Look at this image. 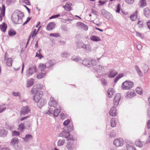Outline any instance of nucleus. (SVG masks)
<instances>
[{"label": "nucleus", "mask_w": 150, "mask_h": 150, "mask_svg": "<svg viewBox=\"0 0 150 150\" xmlns=\"http://www.w3.org/2000/svg\"><path fill=\"white\" fill-rule=\"evenodd\" d=\"M66 129L67 127L64 128L62 132L59 134V136L66 138L68 141H74L75 139L73 137L70 136V134H69V132L72 131L73 129V125L71 124L67 127L68 130H66Z\"/></svg>", "instance_id": "obj_1"}, {"label": "nucleus", "mask_w": 150, "mask_h": 150, "mask_svg": "<svg viewBox=\"0 0 150 150\" xmlns=\"http://www.w3.org/2000/svg\"><path fill=\"white\" fill-rule=\"evenodd\" d=\"M121 98V95L120 93H117L115 96L113 100V104L115 106L111 108L110 111V114L112 116L116 115L117 112L116 107H117L119 104V102Z\"/></svg>", "instance_id": "obj_2"}, {"label": "nucleus", "mask_w": 150, "mask_h": 150, "mask_svg": "<svg viewBox=\"0 0 150 150\" xmlns=\"http://www.w3.org/2000/svg\"><path fill=\"white\" fill-rule=\"evenodd\" d=\"M17 10H16L17 11ZM19 15L16 12H14L12 14L11 17V19L13 22L15 24H21L23 22L22 19V17L24 16V15L23 13L18 11Z\"/></svg>", "instance_id": "obj_3"}, {"label": "nucleus", "mask_w": 150, "mask_h": 150, "mask_svg": "<svg viewBox=\"0 0 150 150\" xmlns=\"http://www.w3.org/2000/svg\"><path fill=\"white\" fill-rule=\"evenodd\" d=\"M133 86V82L130 81H126L122 83V87L123 90H129L132 88Z\"/></svg>", "instance_id": "obj_4"}, {"label": "nucleus", "mask_w": 150, "mask_h": 150, "mask_svg": "<svg viewBox=\"0 0 150 150\" xmlns=\"http://www.w3.org/2000/svg\"><path fill=\"white\" fill-rule=\"evenodd\" d=\"M36 71V67L33 65L29 67L26 72V76L28 77Z\"/></svg>", "instance_id": "obj_5"}, {"label": "nucleus", "mask_w": 150, "mask_h": 150, "mask_svg": "<svg viewBox=\"0 0 150 150\" xmlns=\"http://www.w3.org/2000/svg\"><path fill=\"white\" fill-rule=\"evenodd\" d=\"M30 109L28 106L27 105L23 106L21 110V115H26L30 112Z\"/></svg>", "instance_id": "obj_6"}, {"label": "nucleus", "mask_w": 150, "mask_h": 150, "mask_svg": "<svg viewBox=\"0 0 150 150\" xmlns=\"http://www.w3.org/2000/svg\"><path fill=\"white\" fill-rule=\"evenodd\" d=\"M42 88V86L40 84H38L34 86L32 88L31 92L32 94H34L41 89Z\"/></svg>", "instance_id": "obj_7"}, {"label": "nucleus", "mask_w": 150, "mask_h": 150, "mask_svg": "<svg viewBox=\"0 0 150 150\" xmlns=\"http://www.w3.org/2000/svg\"><path fill=\"white\" fill-rule=\"evenodd\" d=\"M123 140L122 139L119 138L116 139L113 142V144L116 147H118L123 145Z\"/></svg>", "instance_id": "obj_8"}, {"label": "nucleus", "mask_w": 150, "mask_h": 150, "mask_svg": "<svg viewBox=\"0 0 150 150\" xmlns=\"http://www.w3.org/2000/svg\"><path fill=\"white\" fill-rule=\"evenodd\" d=\"M118 74V72L114 69H111L109 70L108 74L109 78H113Z\"/></svg>", "instance_id": "obj_9"}, {"label": "nucleus", "mask_w": 150, "mask_h": 150, "mask_svg": "<svg viewBox=\"0 0 150 150\" xmlns=\"http://www.w3.org/2000/svg\"><path fill=\"white\" fill-rule=\"evenodd\" d=\"M39 69L41 72L38 74L37 75V77L38 79H40L43 78L45 75L46 74V71L40 68Z\"/></svg>", "instance_id": "obj_10"}, {"label": "nucleus", "mask_w": 150, "mask_h": 150, "mask_svg": "<svg viewBox=\"0 0 150 150\" xmlns=\"http://www.w3.org/2000/svg\"><path fill=\"white\" fill-rule=\"evenodd\" d=\"M46 103L47 101L45 99L43 98H41L37 103V105L40 108H41Z\"/></svg>", "instance_id": "obj_11"}, {"label": "nucleus", "mask_w": 150, "mask_h": 150, "mask_svg": "<svg viewBox=\"0 0 150 150\" xmlns=\"http://www.w3.org/2000/svg\"><path fill=\"white\" fill-rule=\"evenodd\" d=\"M93 69L98 73L101 72L104 70V68L100 65L94 66L93 67Z\"/></svg>", "instance_id": "obj_12"}, {"label": "nucleus", "mask_w": 150, "mask_h": 150, "mask_svg": "<svg viewBox=\"0 0 150 150\" xmlns=\"http://www.w3.org/2000/svg\"><path fill=\"white\" fill-rule=\"evenodd\" d=\"M55 25V24L54 22H51L47 24L46 29L48 30H52L54 28Z\"/></svg>", "instance_id": "obj_13"}, {"label": "nucleus", "mask_w": 150, "mask_h": 150, "mask_svg": "<svg viewBox=\"0 0 150 150\" xmlns=\"http://www.w3.org/2000/svg\"><path fill=\"white\" fill-rule=\"evenodd\" d=\"M49 105L51 107H56L57 105V102L54 100V98L51 97L50 99V100L48 103Z\"/></svg>", "instance_id": "obj_14"}, {"label": "nucleus", "mask_w": 150, "mask_h": 150, "mask_svg": "<svg viewBox=\"0 0 150 150\" xmlns=\"http://www.w3.org/2000/svg\"><path fill=\"white\" fill-rule=\"evenodd\" d=\"M51 67L50 64H49L48 62H47L45 64L42 63H41L40 64L38 68L41 69H43L45 70L46 68H48Z\"/></svg>", "instance_id": "obj_15"}, {"label": "nucleus", "mask_w": 150, "mask_h": 150, "mask_svg": "<svg viewBox=\"0 0 150 150\" xmlns=\"http://www.w3.org/2000/svg\"><path fill=\"white\" fill-rule=\"evenodd\" d=\"M51 67L50 64H49L48 62H47L45 64L42 63H41L40 64L38 68L41 69H43L45 70L46 68H48Z\"/></svg>", "instance_id": "obj_16"}, {"label": "nucleus", "mask_w": 150, "mask_h": 150, "mask_svg": "<svg viewBox=\"0 0 150 150\" xmlns=\"http://www.w3.org/2000/svg\"><path fill=\"white\" fill-rule=\"evenodd\" d=\"M7 134V131L5 130L3 127H0V136L5 137L6 136Z\"/></svg>", "instance_id": "obj_17"}, {"label": "nucleus", "mask_w": 150, "mask_h": 150, "mask_svg": "<svg viewBox=\"0 0 150 150\" xmlns=\"http://www.w3.org/2000/svg\"><path fill=\"white\" fill-rule=\"evenodd\" d=\"M5 7L4 5H3L2 7L1 12L0 13V22L2 20L3 16H4L5 14Z\"/></svg>", "instance_id": "obj_18"}, {"label": "nucleus", "mask_w": 150, "mask_h": 150, "mask_svg": "<svg viewBox=\"0 0 150 150\" xmlns=\"http://www.w3.org/2000/svg\"><path fill=\"white\" fill-rule=\"evenodd\" d=\"M66 147L69 150H72L74 147V145L73 142H69L67 143Z\"/></svg>", "instance_id": "obj_19"}, {"label": "nucleus", "mask_w": 150, "mask_h": 150, "mask_svg": "<svg viewBox=\"0 0 150 150\" xmlns=\"http://www.w3.org/2000/svg\"><path fill=\"white\" fill-rule=\"evenodd\" d=\"M18 142V139L17 138H13L11 140L10 143V145L14 146L15 145L17 144Z\"/></svg>", "instance_id": "obj_20"}, {"label": "nucleus", "mask_w": 150, "mask_h": 150, "mask_svg": "<svg viewBox=\"0 0 150 150\" xmlns=\"http://www.w3.org/2000/svg\"><path fill=\"white\" fill-rule=\"evenodd\" d=\"M90 39L93 41L97 42L98 41H100L101 38L95 35H92L90 37Z\"/></svg>", "instance_id": "obj_21"}, {"label": "nucleus", "mask_w": 150, "mask_h": 150, "mask_svg": "<svg viewBox=\"0 0 150 150\" xmlns=\"http://www.w3.org/2000/svg\"><path fill=\"white\" fill-rule=\"evenodd\" d=\"M144 15L146 17H148L150 16V11L148 8H146L144 9Z\"/></svg>", "instance_id": "obj_22"}, {"label": "nucleus", "mask_w": 150, "mask_h": 150, "mask_svg": "<svg viewBox=\"0 0 150 150\" xmlns=\"http://www.w3.org/2000/svg\"><path fill=\"white\" fill-rule=\"evenodd\" d=\"M83 48L85 49V50L87 52H90L91 50V46L89 44H87L86 45L84 44Z\"/></svg>", "instance_id": "obj_23"}, {"label": "nucleus", "mask_w": 150, "mask_h": 150, "mask_svg": "<svg viewBox=\"0 0 150 150\" xmlns=\"http://www.w3.org/2000/svg\"><path fill=\"white\" fill-rule=\"evenodd\" d=\"M135 69L136 71L137 72L138 74L140 76H143V73H142V71L139 67L137 65H135L134 66Z\"/></svg>", "instance_id": "obj_24"}, {"label": "nucleus", "mask_w": 150, "mask_h": 150, "mask_svg": "<svg viewBox=\"0 0 150 150\" xmlns=\"http://www.w3.org/2000/svg\"><path fill=\"white\" fill-rule=\"evenodd\" d=\"M82 64L85 66L87 67H90V61L88 59H84L82 62Z\"/></svg>", "instance_id": "obj_25"}, {"label": "nucleus", "mask_w": 150, "mask_h": 150, "mask_svg": "<svg viewBox=\"0 0 150 150\" xmlns=\"http://www.w3.org/2000/svg\"><path fill=\"white\" fill-rule=\"evenodd\" d=\"M135 95V93L132 91H128L127 94V97L128 98H132Z\"/></svg>", "instance_id": "obj_26"}, {"label": "nucleus", "mask_w": 150, "mask_h": 150, "mask_svg": "<svg viewBox=\"0 0 150 150\" xmlns=\"http://www.w3.org/2000/svg\"><path fill=\"white\" fill-rule=\"evenodd\" d=\"M34 83V79H30L28 80L27 81V87L29 88L33 85Z\"/></svg>", "instance_id": "obj_27"}, {"label": "nucleus", "mask_w": 150, "mask_h": 150, "mask_svg": "<svg viewBox=\"0 0 150 150\" xmlns=\"http://www.w3.org/2000/svg\"><path fill=\"white\" fill-rule=\"evenodd\" d=\"M65 139H59L58 140L57 142V145L58 146H63L65 142Z\"/></svg>", "instance_id": "obj_28"}, {"label": "nucleus", "mask_w": 150, "mask_h": 150, "mask_svg": "<svg viewBox=\"0 0 150 150\" xmlns=\"http://www.w3.org/2000/svg\"><path fill=\"white\" fill-rule=\"evenodd\" d=\"M77 48L78 49L83 48L84 44L81 41H78L76 42Z\"/></svg>", "instance_id": "obj_29"}, {"label": "nucleus", "mask_w": 150, "mask_h": 150, "mask_svg": "<svg viewBox=\"0 0 150 150\" xmlns=\"http://www.w3.org/2000/svg\"><path fill=\"white\" fill-rule=\"evenodd\" d=\"M113 89L112 88H109L108 91V97L110 98L112 97L113 94Z\"/></svg>", "instance_id": "obj_30"}, {"label": "nucleus", "mask_w": 150, "mask_h": 150, "mask_svg": "<svg viewBox=\"0 0 150 150\" xmlns=\"http://www.w3.org/2000/svg\"><path fill=\"white\" fill-rule=\"evenodd\" d=\"M7 28L6 25L5 23H3L2 24L0 25V28L1 30L4 32L6 31Z\"/></svg>", "instance_id": "obj_31"}, {"label": "nucleus", "mask_w": 150, "mask_h": 150, "mask_svg": "<svg viewBox=\"0 0 150 150\" xmlns=\"http://www.w3.org/2000/svg\"><path fill=\"white\" fill-rule=\"evenodd\" d=\"M139 4L140 7L146 6V0H140Z\"/></svg>", "instance_id": "obj_32"}, {"label": "nucleus", "mask_w": 150, "mask_h": 150, "mask_svg": "<svg viewBox=\"0 0 150 150\" xmlns=\"http://www.w3.org/2000/svg\"><path fill=\"white\" fill-rule=\"evenodd\" d=\"M41 97L38 94H35L33 97V100L36 103H38L41 99Z\"/></svg>", "instance_id": "obj_33"}, {"label": "nucleus", "mask_w": 150, "mask_h": 150, "mask_svg": "<svg viewBox=\"0 0 150 150\" xmlns=\"http://www.w3.org/2000/svg\"><path fill=\"white\" fill-rule=\"evenodd\" d=\"M61 111V108L60 107H59V108H56L55 109L54 112V116L56 117L58 116L59 113Z\"/></svg>", "instance_id": "obj_34"}, {"label": "nucleus", "mask_w": 150, "mask_h": 150, "mask_svg": "<svg viewBox=\"0 0 150 150\" xmlns=\"http://www.w3.org/2000/svg\"><path fill=\"white\" fill-rule=\"evenodd\" d=\"M6 60V64L9 67L12 66L13 62L12 58H9L7 59Z\"/></svg>", "instance_id": "obj_35"}, {"label": "nucleus", "mask_w": 150, "mask_h": 150, "mask_svg": "<svg viewBox=\"0 0 150 150\" xmlns=\"http://www.w3.org/2000/svg\"><path fill=\"white\" fill-rule=\"evenodd\" d=\"M137 11H135V13L134 14L131 15L130 17V19L132 21H134L137 18Z\"/></svg>", "instance_id": "obj_36"}, {"label": "nucleus", "mask_w": 150, "mask_h": 150, "mask_svg": "<svg viewBox=\"0 0 150 150\" xmlns=\"http://www.w3.org/2000/svg\"><path fill=\"white\" fill-rule=\"evenodd\" d=\"M25 127L27 129H31V125L29 121H26L25 123Z\"/></svg>", "instance_id": "obj_37"}, {"label": "nucleus", "mask_w": 150, "mask_h": 150, "mask_svg": "<svg viewBox=\"0 0 150 150\" xmlns=\"http://www.w3.org/2000/svg\"><path fill=\"white\" fill-rule=\"evenodd\" d=\"M79 25L80 26L83 30H87L88 29V26L83 23H80Z\"/></svg>", "instance_id": "obj_38"}, {"label": "nucleus", "mask_w": 150, "mask_h": 150, "mask_svg": "<svg viewBox=\"0 0 150 150\" xmlns=\"http://www.w3.org/2000/svg\"><path fill=\"white\" fill-rule=\"evenodd\" d=\"M137 24L139 25V28H141L144 27L146 23L143 21H139L137 23Z\"/></svg>", "instance_id": "obj_39"}, {"label": "nucleus", "mask_w": 150, "mask_h": 150, "mask_svg": "<svg viewBox=\"0 0 150 150\" xmlns=\"http://www.w3.org/2000/svg\"><path fill=\"white\" fill-rule=\"evenodd\" d=\"M32 136L30 134L26 135L25 137L23 139L24 140L25 142H27L29 139H30L32 138Z\"/></svg>", "instance_id": "obj_40"}, {"label": "nucleus", "mask_w": 150, "mask_h": 150, "mask_svg": "<svg viewBox=\"0 0 150 150\" xmlns=\"http://www.w3.org/2000/svg\"><path fill=\"white\" fill-rule=\"evenodd\" d=\"M111 126L112 127H114L116 125V120L115 118H113L110 121Z\"/></svg>", "instance_id": "obj_41"}, {"label": "nucleus", "mask_w": 150, "mask_h": 150, "mask_svg": "<svg viewBox=\"0 0 150 150\" xmlns=\"http://www.w3.org/2000/svg\"><path fill=\"white\" fill-rule=\"evenodd\" d=\"M71 59L72 60L76 62H79L81 60V59L79 57H76L75 56H73L72 57Z\"/></svg>", "instance_id": "obj_42"}, {"label": "nucleus", "mask_w": 150, "mask_h": 150, "mask_svg": "<svg viewBox=\"0 0 150 150\" xmlns=\"http://www.w3.org/2000/svg\"><path fill=\"white\" fill-rule=\"evenodd\" d=\"M8 35L12 36L15 35L16 34V32L14 30H9L8 32Z\"/></svg>", "instance_id": "obj_43"}, {"label": "nucleus", "mask_w": 150, "mask_h": 150, "mask_svg": "<svg viewBox=\"0 0 150 150\" xmlns=\"http://www.w3.org/2000/svg\"><path fill=\"white\" fill-rule=\"evenodd\" d=\"M135 144L138 147H142V144L139 140H138L135 141Z\"/></svg>", "instance_id": "obj_44"}, {"label": "nucleus", "mask_w": 150, "mask_h": 150, "mask_svg": "<svg viewBox=\"0 0 150 150\" xmlns=\"http://www.w3.org/2000/svg\"><path fill=\"white\" fill-rule=\"evenodd\" d=\"M136 91L140 95H142V89L141 88L139 87H138L136 88Z\"/></svg>", "instance_id": "obj_45"}, {"label": "nucleus", "mask_w": 150, "mask_h": 150, "mask_svg": "<svg viewBox=\"0 0 150 150\" xmlns=\"http://www.w3.org/2000/svg\"><path fill=\"white\" fill-rule=\"evenodd\" d=\"M96 63V61L95 60L93 59L91 60L90 61V67H93L94 66H96L95 65Z\"/></svg>", "instance_id": "obj_46"}, {"label": "nucleus", "mask_w": 150, "mask_h": 150, "mask_svg": "<svg viewBox=\"0 0 150 150\" xmlns=\"http://www.w3.org/2000/svg\"><path fill=\"white\" fill-rule=\"evenodd\" d=\"M126 147L127 150H136L134 147L132 146H129V144H127Z\"/></svg>", "instance_id": "obj_47"}, {"label": "nucleus", "mask_w": 150, "mask_h": 150, "mask_svg": "<svg viewBox=\"0 0 150 150\" xmlns=\"http://www.w3.org/2000/svg\"><path fill=\"white\" fill-rule=\"evenodd\" d=\"M20 135V133L19 132L16 131H13L12 132V135L13 136H17Z\"/></svg>", "instance_id": "obj_48"}, {"label": "nucleus", "mask_w": 150, "mask_h": 150, "mask_svg": "<svg viewBox=\"0 0 150 150\" xmlns=\"http://www.w3.org/2000/svg\"><path fill=\"white\" fill-rule=\"evenodd\" d=\"M68 54L66 52L64 51L61 54V56L62 57L66 58L67 57Z\"/></svg>", "instance_id": "obj_49"}, {"label": "nucleus", "mask_w": 150, "mask_h": 150, "mask_svg": "<svg viewBox=\"0 0 150 150\" xmlns=\"http://www.w3.org/2000/svg\"><path fill=\"white\" fill-rule=\"evenodd\" d=\"M149 70V68L148 66L146 65H145L144 67V73L146 74V73Z\"/></svg>", "instance_id": "obj_50"}, {"label": "nucleus", "mask_w": 150, "mask_h": 150, "mask_svg": "<svg viewBox=\"0 0 150 150\" xmlns=\"http://www.w3.org/2000/svg\"><path fill=\"white\" fill-rule=\"evenodd\" d=\"M48 62L49 64H50V66L51 67L55 63V61L53 59L51 60H50Z\"/></svg>", "instance_id": "obj_51"}, {"label": "nucleus", "mask_w": 150, "mask_h": 150, "mask_svg": "<svg viewBox=\"0 0 150 150\" xmlns=\"http://www.w3.org/2000/svg\"><path fill=\"white\" fill-rule=\"evenodd\" d=\"M36 29H35L33 31H32L30 36L33 37L34 36H35L37 34V33H36Z\"/></svg>", "instance_id": "obj_52"}, {"label": "nucleus", "mask_w": 150, "mask_h": 150, "mask_svg": "<svg viewBox=\"0 0 150 150\" xmlns=\"http://www.w3.org/2000/svg\"><path fill=\"white\" fill-rule=\"evenodd\" d=\"M50 36L52 37H58L59 36V34L58 33H51L50 34Z\"/></svg>", "instance_id": "obj_53"}, {"label": "nucleus", "mask_w": 150, "mask_h": 150, "mask_svg": "<svg viewBox=\"0 0 150 150\" xmlns=\"http://www.w3.org/2000/svg\"><path fill=\"white\" fill-rule=\"evenodd\" d=\"M63 7L64 8L65 10L67 11H69L71 10V7H69L67 6H64Z\"/></svg>", "instance_id": "obj_54"}, {"label": "nucleus", "mask_w": 150, "mask_h": 150, "mask_svg": "<svg viewBox=\"0 0 150 150\" xmlns=\"http://www.w3.org/2000/svg\"><path fill=\"white\" fill-rule=\"evenodd\" d=\"M121 7V5L120 4H117V8L116 10V12L117 13H119L120 11Z\"/></svg>", "instance_id": "obj_55"}, {"label": "nucleus", "mask_w": 150, "mask_h": 150, "mask_svg": "<svg viewBox=\"0 0 150 150\" xmlns=\"http://www.w3.org/2000/svg\"><path fill=\"white\" fill-rule=\"evenodd\" d=\"M101 83L103 84L105 86L106 85L107 81L105 79L102 78L101 80Z\"/></svg>", "instance_id": "obj_56"}, {"label": "nucleus", "mask_w": 150, "mask_h": 150, "mask_svg": "<svg viewBox=\"0 0 150 150\" xmlns=\"http://www.w3.org/2000/svg\"><path fill=\"white\" fill-rule=\"evenodd\" d=\"M70 122V120H65L64 122V125L65 126L67 125Z\"/></svg>", "instance_id": "obj_57"}, {"label": "nucleus", "mask_w": 150, "mask_h": 150, "mask_svg": "<svg viewBox=\"0 0 150 150\" xmlns=\"http://www.w3.org/2000/svg\"><path fill=\"white\" fill-rule=\"evenodd\" d=\"M35 57H38L40 59H41L43 57V56L40 54V53H38V52L36 53Z\"/></svg>", "instance_id": "obj_58"}, {"label": "nucleus", "mask_w": 150, "mask_h": 150, "mask_svg": "<svg viewBox=\"0 0 150 150\" xmlns=\"http://www.w3.org/2000/svg\"><path fill=\"white\" fill-rule=\"evenodd\" d=\"M60 16V15L59 14L54 15H53V16H51L50 18V19H52L53 18H56L59 17V16Z\"/></svg>", "instance_id": "obj_59"}, {"label": "nucleus", "mask_w": 150, "mask_h": 150, "mask_svg": "<svg viewBox=\"0 0 150 150\" xmlns=\"http://www.w3.org/2000/svg\"><path fill=\"white\" fill-rule=\"evenodd\" d=\"M125 2L128 4H132L134 2V0H125Z\"/></svg>", "instance_id": "obj_60"}, {"label": "nucleus", "mask_w": 150, "mask_h": 150, "mask_svg": "<svg viewBox=\"0 0 150 150\" xmlns=\"http://www.w3.org/2000/svg\"><path fill=\"white\" fill-rule=\"evenodd\" d=\"M98 2L99 3L100 5L102 6L105 4L106 2V1H102L100 0Z\"/></svg>", "instance_id": "obj_61"}, {"label": "nucleus", "mask_w": 150, "mask_h": 150, "mask_svg": "<svg viewBox=\"0 0 150 150\" xmlns=\"http://www.w3.org/2000/svg\"><path fill=\"white\" fill-rule=\"evenodd\" d=\"M19 126V128H21V130L24 129V124L23 123H21Z\"/></svg>", "instance_id": "obj_62"}, {"label": "nucleus", "mask_w": 150, "mask_h": 150, "mask_svg": "<svg viewBox=\"0 0 150 150\" xmlns=\"http://www.w3.org/2000/svg\"><path fill=\"white\" fill-rule=\"evenodd\" d=\"M23 2L27 5L29 6L30 5V4L29 1V0H23Z\"/></svg>", "instance_id": "obj_63"}, {"label": "nucleus", "mask_w": 150, "mask_h": 150, "mask_svg": "<svg viewBox=\"0 0 150 150\" xmlns=\"http://www.w3.org/2000/svg\"><path fill=\"white\" fill-rule=\"evenodd\" d=\"M137 47L139 50H141L142 49V46L140 44H138L137 45Z\"/></svg>", "instance_id": "obj_64"}]
</instances>
